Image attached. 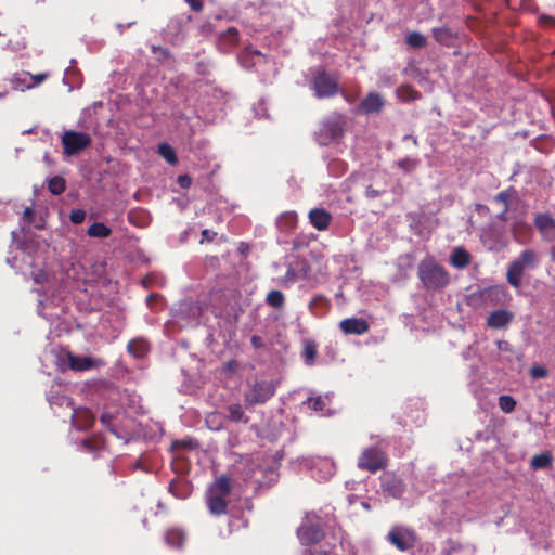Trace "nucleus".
<instances>
[{
	"label": "nucleus",
	"instance_id": "1",
	"mask_svg": "<svg viewBox=\"0 0 555 555\" xmlns=\"http://www.w3.org/2000/svg\"><path fill=\"white\" fill-rule=\"evenodd\" d=\"M511 299L504 285H491L478 287L466 296V305L473 309H486L488 307L504 306Z\"/></svg>",
	"mask_w": 555,
	"mask_h": 555
},
{
	"label": "nucleus",
	"instance_id": "2",
	"mask_svg": "<svg viewBox=\"0 0 555 555\" xmlns=\"http://www.w3.org/2000/svg\"><path fill=\"white\" fill-rule=\"evenodd\" d=\"M417 275L423 287L427 291L442 289L450 282L449 272L431 256L420 261Z\"/></svg>",
	"mask_w": 555,
	"mask_h": 555
},
{
	"label": "nucleus",
	"instance_id": "3",
	"mask_svg": "<svg viewBox=\"0 0 555 555\" xmlns=\"http://www.w3.org/2000/svg\"><path fill=\"white\" fill-rule=\"evenodd\" d=\"M346 118L343 114L333 113L320 121L314 132V140L321 146L337 144L345 135Z\"/></svg>",
	"mask_w": 555,
	"mask_h": 555
},
{
	"label": "nucleus",
	"instance_id": "4",
	"mask_svg": "<svg viewBox=\"0 0 555 555\" xmlns=\"http://www.w3.org/2000/svg\"><path fill=\"white\" fill-rule=\"evenodd\" d=\"M539 256L533 249H525L507 267L506 280L509 285L518 288L521 285V278L527 269L538 266Z\"/></svg>",
	"mask_w": 555,
	"mask_h": 555
},
{
	"label": "nucleus",
	"instance_id": "5",
	"mask_svg": "<svg viewBox=\"0 0 555 555\" xmlns=\"http://www.w3.org/2000/svg\"><path fill=\"white\" fill-rule=\"evenodd\" d=\"M388 464L387 453L380 446L364 448L357 460L358 468L371 474L386 469Z\"/></svg>",
	"mask_w": 555,
	"mask_h": 555
},
{
	"label": "nucleus",
	"instance_id": "6",
	"mask_svg": "<svg viewBox=\"0 0 555 555\" xmlns=\"http://www.w3.org/2000/svg\"><path fill=\"white\" fill-rule=\"evenodd\" d=\"M312 89L318 99L333 98L338 93V78L319 68L311 81Z\"/></svg>",
	"mask_w": 555,
	"mask_h": 555
},
{
	"label": "nucleus",
	"instance_id": "7",
	"mask_svg": "<svg viewBox=\"0 0 555 555\" xmlns=\"http://www.w3.org/2000/svg\"><path fill=\"white\" fill-rule=\"evenodd\" d=\"M387 541L401 552H406L417 543V533L405 526H393L387 534Z\"/></svg>",
	"mask_w": 555,
	"mask_h": 555
},
{
	"label": "nucleus",
	"instance_id": "8",
	"mask_svg": "<svg viewBox=\"0 0 555 555\" xmlns=\"http://www.w3.org/2000/svg\"><path fill=\"white\" fill-rule=\"evenodd\" d=\"M275 393V386L271 380H256L249 384L248 390L244 393L247 405L263 404Z\"/></svg>",
	"mask_w": 555,
	"mask_h": 555
},
{
	"label": "nucleus",
	"instance_id": "9",
	"mask_svg": "<svg viewBox=\"0 0 555 555\" xmlns=\"http://www.w3.org/2000/svg\"><path fill=\"white\" fill-rule=\"evenodd\" d=\"M91 144L88 133L67 130L62 135L63 152L66 156L77 155Z\"/></svg>",
	"mask_w": 555,
	"mask_h": 555
},
{
	"label": "nucleus",
	"instance_id": "10",
	"mask_svg": "<svg viewBox=\"0 0 555 555\" xmlns=\"http://www.w3.org/2000/svg\"><path fill=\"white\" fill-rule=\"evenodd\" d=\"M297 535L302 544L313 545L324 538V532L319 522L306 521L298 528Z\"/></svg>",
	"mask_w": 555,
	"mask_h": 555
},
{
	"label": "nucleus",
	"instance_id": "11",
	"mask_svg": "<svg viewBox=\"0 0 555 555\" xmlns=\"http://www.w3.org/2000/svg\"><path fill=\"white\" fill-rule=\"evenodd\" d=\"M382 489L393 499H399L405 491V483L395 474L387 473L382 477Z\"/></svg>",
	"mask_w": 555,
	"mask_h": 555
},
{
	"label": "nucleus",
	"instance_id": "12",
	"mask_svg": "<svg viewBox=\"0 0 555 555\" xmlns=\"http://www.w3.org/2000/svg\"><path fill=\"white\" fill-rule=\"evenodd\" d=\"M515 319V313L506 309L493 310L487 318V326L492 330L507 327Z\"/></svg>",
	"mask_w": 555,
	"mask_h": 555
},
{
	"label": "nucleus",
	"instance_id": "13",
	"mask_svg": "<svg viewBox=\"0 0 555 555\" xmlns=\"http://www.w3.org/2000/svg\"><path fill=\"white\" fill-rule=\"evenodd\" d=\"M232 491V479L227 475H221L207 489L206 495L225 499Z\"/></svg>",
	"mask_w": 555,
	"mask_h": 555
},
{
	"label": "nucleus",
	"instance_id": "14",
	"mask_svg": "<svg viewBox=\"0 0 555 555\" xmlns=\"http://www.w3.org/2000/svg\"><path fill=\"white\" fill-rule=\"evenodd\" d=\"M385 105L384 98L376 92H370L358 105V112L362 114H377Z\"/></svg>",
	"mask_w": 555,
	"mask_h": 555
},
{
	"label": "nucleus",
	"instance_id": "15",
	"mask_svg": "<svg viewBox=\"0 0 555 555\" xmlns=\"http://www.w3.org/2000/svg\"><path fill=\"white\" fill-rule=\"evenodd\" d=\"M339 327L345 334L362 335L369 331L370 325L362 318H347L340 322Z\"/></svg>",
	"mask_w": 555,
	"mask_h": 555
},
{
	"label": "nucleus",
	"instance_id": "16",
	"mask_svg": "<svg viewBox=\"0 0 555 555\" xmlns=\"http://www.w3.org/2000/svg\"><path fill=\"white\" fill-rule=\"evenodd\" d=\"M309 221L318 231H325L332 222V215L324 208H313L309 211Z\"/></svg>",
	"mask_w": 555,
	"mask_h": 555
},
{
	"label": "nucleus",
	"instance_id": "17",
	"mask_svg": "<svg viewBox=\"0 0 555 555\" xmlns=\"http://www.w3.org/2000/svg\"><path fill=\"white\" fill-rule=\"evenodd\" d=\"M100 363V360L93 359L91 357H80L68 353V365L73 371H88L98 366Z\"/></svg>",
	"mask_w": 555,
	"mask_h": 555
},
{
	"label": "nucleus",
	"instance_id": "18",
	"mask_svg": "<svg viewBox=\"0 0 555 555\" xmlns=\"http://www.w3.org/2000/svg\"><path fill=\"white\" fill-rule=\"evenodd\" d=\"M431 31H433V37L435 38V40L444 47L454 46V43L457 39L456 33L453 31L452 28L447 27V26L433 28Z\"/></svg>",
	"mask_w": 555,
	"mask_h": 555
},
{
	"label": "nucleus",
	"instance_id": "19",
	"mask_svg": "<svg viewBox=\"0 0 555 555\" xmlns=\"http://www.w3.org/2000/svg\"><path fill=\"white\" fill-rule=\"evenodd\" d=\"M150 349V343L143 337L133 338L127 344V351L137 359L145 358Z\"/></svg>",
	"mask_w": 555,
	"mask_h": 555
},
{
	"label": "nucleus",
	"instance_id": "20",
	"mask_svg": "<svg viewBox=\"0 0 555 555\" xmlns=\"http://www.w3.org/2000/svg\"><path fill=\"white\" fill-rule=\"evenodd\" d=\"M73 421L79 430H86L93 426L95 416L89 409H79L75 411Z\"/></svg>",
	"mask_w": 555,
	"mask_h": 555
},
{
	"label": "nucleus",
	"instance_id": "21",
	"mask_svg": "<svg viewBox=\"0 0 555 555\" xmlns=\"http://www.w3.org/2000/svg\"><path fill=\"white\" fill-rule=\"evenodd\" d=\"M534 225L543 235L555 233V219L547 214H539L534 218Z\"/></svg>",
	"mask_w": 555,
	"mask_h": 555
},
{
	"label": "nucleus",
	"instance_id": "22",
	"mask_svg": "<svg viewBox=\"0 0 555 555\" xmlns=\"http://www.w3.org/2000/svg\"><path fill=\"white\" fill-rule=\"evenodd\" d=\"M470 260V254L463 247H456L450 257V263L457 269L466 268Z\"/></svg>",
	"mask_w": 555,
	"mask_h": 555
},
{
	"label": "nucleus",
	"instance_id": "23",
	"mask_svg": "<svg viewBox=\"0 0 555 555\" xmlns=\"http://www.w3.org/2000/svg\"><path fill=\"white\" fill-rule=\"evenodd\" d=\"M309 308L314 315H323L330 310L331 301L324 295L319 294L311 299Z\"/></svg>",
	"mask_w": 555,
	"mask_h": 555
},
{
	"label": "nucleus",
	"instance_id": "24",
	"mask_svg": "<svg viewBox=\"0 0 555 555\" xmlns=\"http://www.w3.org/2000/svg\"><path fill=\"white\" fill-rule=\"evenodd\" d=\"M206 504L210 514L215 516H221L227 513L228 501L225 499L206 495Z\"/></svg>",
	"mask_w": 555,
	"mask_h": 555
},
{
	"label": "nucleus",
	"instance_id": "25",
	"mask_svg": "<svg viewBox=\"0 0 555 555\" xmlns=\"http://www.w3.org/2000/svg\"><path fill=\"white\" fill-rule=\"evenodd\" d=\"M185 541V533L177 528H172L166 531L165 542L167 545L176 548L182 547Z\"/></svg>",
	"mask_w": 555,
	"mask_h": 555
},
{
	"label": "nucleus",
	"instance_id": "26",
	"mask_svg": "<svg viewBox=\"0 0 555 555\" xmlns=\"http://www.w3.org/2000/svg\"><path fill=\"white\" fill-rule=\"evenodd\" d=\"M309 272V268L306 263H302L299 272H297L294 268L288 267L285 275L283 276V282L287 285L296 283L299 279L307 278Z\"/></svg>",
	"mask_w": 555,
	"mask_h": 555
},
{
	"label": "nucleus",
	"instance_id": "27",
	"mask_svg": "<svg viewBox=\"0 0 555 555\" xmlns=\"http://www.w3.org/2000/svg\"><path fill=\"white\" fill-rule=\"evenodd\" d=\"M227 411L229 413L228 417L232 422L244 424L249 422V417L244 413L242 405L238 403L230 404Z\"/></svg>",
	"mask_w": 555,
	"mask_h": 555
},
{
	"label": "nucleus",
	"instance_id": "28",
	"mask_svg": "<svg viewBox=\"0 0 555 555\" xmlns=\"http://www.w3.org/2000/svg\"><path fill=\"white\" fill-rule=\"evenodd\" d=\"M90 237L106 238L112 234V230L102 222L92 223L87 230Z\"/></svg>",
	"mask_w": 555,
	"mask_h": 555
},
{
	"label": "nucleus",
	"instance_id": "29",
	"mask_svg": "<svg viewBox=\"0 0 555 555\" xmlns=\"http://www.w3.org/2000/svg\"><path fill=\"white\" fill-rule=\"evenodd\" d=\"M552 455L548 452L540 453L532 456L530 461V466L533 469H542L546 468L552 464Z\"/></svg>",
	"mask_w": 555,
	"mask_h": 555
},
{
	"label": "nucleus",
	"instance_id": "30",
	"mask_svg": "<svg viewBox=\"0 0 555 555\" xmlns=\"http://www.w3.org/2000/svg\"><path fill=\"white\" fill-rule=\"evenodd\" d=\"M10 83L15 90H20V91L29 90L30 86L28 85L29 83L28 73L24 72L22 74L13 75L12 78L10 79Z\"/></svg>",
	"mask_w": 555,
	"mask_h": 555
},
{
	"label": "nucleus",
	"instance_id": "31",
	"mask_svg": "<svg viewBox=\"0 0 555 555\" xmlns=\"http://www.w3.org/2000/svg\"><path fill=\"white\" fill-rule=\"evenodd\" d=\"M514 193V190L513 188H509L508 190H504L500 193H498L495 196H494V201L496 203H500L502 204L503 206V209H502V212L500 214L499 218L501 220H504L505 219V215L506 212L508 211V201L509 198L512 197V194Z\"/></svg>",
	"mask_w": 555,
	"mask_h": 555
},
{
	"label": "nucleus",
	"instance_id": "32",
	"mask_svg": "<svg viewBox=\"0 0 555 555\" xmlns=\"http://www.w3.org/2000/svg\"><path fill=\"white\" fill-rule=\"evenodd\" d=\"M205 422L211 430L219 431L224 427V416L219 412L209 413Z\"/></svg>",
	"mask_w": 555,
	"mask_h": 555
},
{
	"label": "nucleus",
	"instance_id": "33",
	"mask_svg": "<svg viewBox=\"0 0 555 555\" xmlns=\"http://www.w3.org/2000/svg\"><path fill=\"white\" fill-rule=\"evenodd\" d=\"M266 302L270 307L280 309L285 305V296L281 291L273 289L267 294Z\"/></svg>",
	"mask_w": 555,
	"mask_h": 555
},
{
	"label": "nucleus",
	"instance_id": "34",
	"mask_svg": "<svg viewBox=\"0 0 555 555\" xmlns=\"http://www.w3.org/2000/svg\"><path fill=\"white\" fill-rule=\"evenodd\" d=\"M397 94L404 101H414L421 98L420 92L409 85L400 86L397 89Z\"/></svg>",
	"mask_w": 555,
	"mask_h": 555
},
{
	"label": "nucleus",
	"instance_id": "35",
	"mask_svg": "<svg viewBox=\"0 0 555 555\" xmlns=\"http://www.w3.org/2000/svg\"><path fill=\"white\" fill-rule=\"evenodd\" d=\"M48 189L51 194L60 195L66 189V181L63 177L55 176L48 181Z\"/></svg>",
	"mask_w": 555,
	"mask_h": 555
},
{
	"label": "nucleus",
	"instance_id": "36",
	"mask_svg": "<svg viewBox=\"0 0 555 555\" xmlns=\"http://www.w3.org/2000/svg\"><path fill=\"white\" fill-rule=\"evenodd\" d=\"M406 43L414 49L425 48L427 44V39L424 35L418 31H413L406 36Z\"/></svg>",
	"mask_w": 555,
	"mask_h": 555
},
{
	"label": "nucleus",
	"instance_id": "37",
	"mask_svg": "<svg viewBox=\"0 0 555 555\" xmlns=\"http://www.w3.org/2000/svg\"><path fill=\"white\" fill-rule=\"evenodd\" d=\"M158 153L170 165H175L178 162L175 150L167 143H162L158 145Z\"/></svg>",
	"mask_w": 555,
	"mask_h": 555
},
{
	"label": "nucleus",
	"instance_id": "38",
	"mask_svg": "<svg viewBox=\"0 0 555 555\" xmlns=\"http://www.w3.org/2000/svg\"><path fill=\"white\" fill-rule=\"evenodd\" d=\"M317 345L313 341H307L304 346L302 357L307 364H312L317 358Z\"/></svg>",
	"mask_w": 555,
	"mask_h": 555
},
{
	"label": "nucleus",
	"instance_id": "39",
	"mask_svg": "<svg viewBox=\"0 0 555 555\" xmlns=\"http://www.w3.org/2000/svg\"><path fill=\"white\" fill-rule=\"evenodd\" d=\"M499 405L503 412L511 413L515 410L516 400L511 396L503 395L499 398Z\"/></svg>",
	"mask_w": 555,
	"mask_h": 555
},
{
	"label": "nucleus",
	"instance_id": "40",
	"mask_svg": "<svg viewBox=\"0 0 555 555\" xmlns=\"http://www.w3.org/2000/svg\"><path fill=\"white\" fill-rule=\"evenodd\" d=\"M49 76H50L49 73H39V74H35V75H31L28 73V78H29L28 85L30 86V89L40 86Z\"/></svg>",
	"mask_w": 555,
	"mask_h": 555
},
{
	"label": "nucleus",
	"instance_id": "41",
	"mask_svg": "<svg viewBox=\"0 0 555 555\" xmlns=\"http://www.w3.org/2000/svg\"><path fill=\"white\" fill-rule=\"evenodd\" d=\"M417 165H418L417 159L408 158V157L398 162V167L401 168L402 170H404L405 172H410V171L414 170L417 167Z\"/></svg>",
	"mask_w": 555,
	"mask_h": 555
},
{
	"label": "nucleus",
	"instance_id": "42",
	"mask_svg": "<svg viewBox=\"0 0 555 555\" xmlns=\"http://www.w3.org/2000/svg\"><path fill=\"white\" fill-rule=\"evenodd\" d=\"M530 376L534 379L545 378L548 376V370L543 365H532Z\"/></svg>",
	"mask_w": 555,
	"mask_h": 555
},
{
	"label": "nucleus",
	"instance_id": "43",
	"mask_svg": "<svg viewBox=\"0 0 555 555\" xmlns=\"http://www.w3.org/2000/svg\"><path fill=\"white\" fill-rule=\"evenodd\" d=\"M307 403L311 410L317 411V412L323 411V409L325 406V402L320 396L319 397H309L307 399Z\"/></svg>",
	"mask_w": 555,
	"mask_h": 555
},
{
	"label": "nucleus",
	"instance_id": "44",
	"mask_svg": "<svg viewBox=\"0 0 555 555\" xmlns=\"http://www.w3.org/2000/svg\"><path fill=\"white\" fill-rule=\"evenodd\" d=\"M222 38L228 40L231 44L238 42V30L235 27H229L223 34Z\"/></svg>",
	"mask_w": 555,
	"mask_h": 555
},
{
	"label": "nucleus",
	"instance_id": "45",
	"mask_svg": "<svg viewBox=\"0 0 555 555\" xmlns=\"http://www.w3.org/2000/svg\"><path fill=\"white\" fill-rule=\"evenodd\" d=\"M196 446H197V443L192 439L176 440L172 442L173 449L183 448V449L193 450V449H195Z\"/></svg>",
	"mask_w": 555,
	"mask_h": 555
},
{
	"label": "nucleus",
	"instance_id": "46",
	"mask_svg": "<svg viewBox=\"0 0 555 555\" xmlns=\"http://www.w3.org/2000/svg\"><path fill=\"white\" fill-rule=\"evenodd\" d=\"M86 219V211L82 210V209H74L70 211V215H69V220L74 223V224H80L85 221Z\"/></svg>",
	"mask_w": 555,
	"mask_h": 555
},
{
	"label": "nucleus",
	"instance_id": "47",
	"mask_svg": "<svg viewBox=\"0 0 555 555\" xmlns=\"http://www.w3.org/2000/svg\"><path fill=\"white\" fill-rule=\"evenodd\" d=\"M177 182L182 189H189L192 184V179L189 175H180Z\"/></svg>",
	"mask_w": 555,
	"mask_h": 555
},
{
	"label": "nucleus",
	"instance_id": "48",
	"mask_svg": "<svg viewBox=\"0 0 555 555\" xmlns=\"http://www.w3.org/2000/svg\"><path fill=\"white\" fill-rule=\"evenodd\" d=\"M190 8L195 12H201L204 8V3L202 0H184Z\"/></svg>",
	"mask_w": 555,
	"mask_h": 555
},
{
	"label": "nucleus",
	"instance_id": "49",
	"mask_svg": "<svg viewBox=\"0 0 555 555\" xmlns=\"http://www.w3.org/2000/svg\"><path fill=\"white\" fill-rule=\"evenodd\" d=\"M23 220L30 224L34 222V210L31 207H26L23 211Z\"/></svg>",
	"mask_w": 555,
	"mask_h": 555
},
{
	"label": "nucleus",
	"instance_id": "50",
	"mask_svg": "<svg viewBox=\"0 0 555 555\" xmlns=\"http://www.w3.org/2000/svg\"><path fill=\"white\" fill-rule=\"evenodd\" d=\"M217 236V233L211 231V230H208V229H205L202 231V241H207V242H212L215 240V237Z\"/></svg>",
	"mask_w": 555,
	"mask_h": 555
},
{
	"label": "nucleus",
	"instance_id": "51",
	"mask_svg": "<svg viewBox=\"0 0 555 555\" xmlns=\"http://www.w3.org/2000/svg\"><path fill=\"white\" fill-rule=\"evenodd\" d=\"M382 194L380 191L374 189L372 185H369L365 190V195L367 198H375Z\"/></svg>",
	"mask_w": 555,
	"mask_h": 555
},
{
	"label": "nucleus",
	"instance_id": "52",
	"mask_svg": "<svg viewBox=\"0 0 555 555\" xmlns=\"http://www.w3.org/2000/svg\"><path fill=\"white\" fill-rule=\"evenodd\" d=\"M238 367V363L235 360H230L224 363V370L229 372H235Z\"/></svg>",
	"mask_w": 555,
	"mask_h": 555
},
{
	"label": "nucleus",
	"instance_id": "53",
	"mask_svg": "<svg viewBox=\"0 0 555 555\" xmlns=\"http://www.w3.org/2000/svg\"><path fill=\"white\" fill-rule=\"evenodd\" d=\"M113 421V415L109 414V413H103L100 417V422L106 426V427H109L111 423Z\"/></svg>",
	"mask_w": 555,
	"mask_h": 555
},
{
	"label": "nucleus",
	"instance_id": "54",
	"mask_svg": "<svg viewBox=\"0 0 555 555\" xmlns=\"http://www.w3.org/2000/svg\"><path fill=\"white\" fill-rule=\"evenodd\" d=\"M250 343L254 348H261L263 346L262 338L260 336L254 335L250 338Z\"/></svg>",
	"mask_w": 555,
	"mask_h": 555
},
{
	"label": "nucleus",
	"instance_id": "55",
	"mask_svg": "<svg viewBox=\"0 0 555 555\" xmlns=\"http://www.w3.org/2000/svg\"><path fill=\"white\" fill-rule=\"evenodd\" d=\"M541 21L550 26H555V18L548 15L541 16Z\"/></svg>",
	"mask_w": 555,
	"mask_h": 555
},
{
	"label": "nucleus",
	"instance_id": "56",
	"mask_svg": "<svg viewBox=\"0 0 555 555\" xmlns=\"http://www.w3.org/2000/svg\"><path fill=\"white\" fill-rule=\"evenodd\" d=\"M305 555H336L334 552L308 551Z\"/></svg>",
	"mask_w": 555,
	"mask_h": 555
},
{
	"label": "nucleus",
	"instance_id": "57",
	"mask_svg": "<svg viewBox=\"0 0 555 555\" xmlns=\"http://www.w3.org/2000/svg\"><path fill=\"white\" fill-rule=\"evenodd\" d=\"M159 298V295L158 294H150L147 297H146V304L147 305H151L154 300L158 299Z\"/></svg>",
	"mask_w": 555,
	"mask_h": 555
},
{
	"label": "nucleus",
	"instance_id": "58",
	"mask_svg": "<svg viewBox=\"0 0 555 555\" xmlns=\"http://www.w3.org/2000/svg\"><path fill=\"white\" fill-rule=\"evenodd\" d=\"M82 446H83L86 449L90 450V451H93V450H94V448H93V446H92V441H91L90 439H85V440L82 441Z\"/></svg>",
	"mask_w": 555,
	"mask_h": 555
},
{
	"label": "nucleus",
	"instance_id": "59",
	"mask_svg": "<svg viewBox=\"0 0 555 555\" xmlns=\"http://www.w3.org/2000/svg\"><path fill=\"white\" fill-rule=\"evenodd\" d=\"M152 50H153V52L160 51L164 55H167V54H168V50H167V49H164V48H162V47H155V46H153Z\"/></svg>",
	"mask_w": 555,
	"mask_h": 555
},
{
	"label": "nucleus",
	"instance_id": "60",
	"mask_svg": "<svg viewBox=\"0 0 555 555\" xmlns=\"http://www.w3.org/2000/svg\"><path fill=\"white\" fill-rule=\"evenodd\" d=\"M33 1H34V3H36V4H38V3H43V2H44V0H33Z\"/></svg>",
	"mask_w": 555,
	"mask_h": 555
}]
</instances>
